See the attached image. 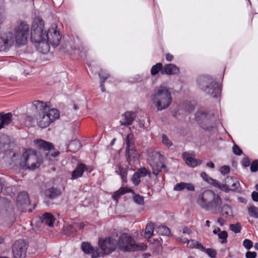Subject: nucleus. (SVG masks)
I'll return each mask as SVG.
<instances>
[{
    "label": "nucleus",
    "instance_id": "nucleus-17",
    "mask_svg": "<svg viewBox=\"0 0 258 258\" xmlns=\"http://www.w3.org/2000/svg\"><path fill=\"white\" fill-rule=\"evenodd\" d=\"M61 194L60 189L53 186L45 190L44 195L46 199L51 200L57 198Z\"/></svg>",
    "mask_w": 258,
    "mask_h": 258
},
{
    "label": "nucleus",
    "instance_id": "nucleus-57",
    "mask_svg": "<svg viewBox=\"0 0 258 258\" xmlns=\"http://www.w3.org/2000/svg\"><path fill=\"white\" fill-rule=\"evenodd\" d=\"M242 165L244 167H246L249 166L250 161L248 157H244L242 159Z\"/></svg>",
    "mask_w": 258,
    "mask_h": 258
},
{
    "label": "nucleus",
    "instance_id": "nucleus-45",
    "mask_svg": "<svg viewBox=\"0 0 258 258\" xmlns=\"http://www.w3.org/2000/svg\"><path fill=\"white\" fill-rule=\"evenodd\" d=\"M137 173L139 174V175L142 177H145L147 176L148 174H150V172L145 167H142L139 168L137 171Z\"/></svg>",
    "mask_w": 258,
    "mask_h": 258
},
{
    "label": "nucleus",
    "instance_id": "nucleus-34",
    "mask_svg": "<svg viewBox=\"0 0 258 258\" xmlns=\"http://www.w3.org/2000/svg\"><path fill=\"white\" fill-rule=\"evenodd\" d=\"M163 69L164 66H163L162 63H157L152 67L151 69V74L152 76L157 75L160 72L162 74V72H163L162 71L163 70Z\"/></svg>",
    "mask_w": 258,
    "mask_h": 258
},
{
    "label": "nucleus",
    "instance_id": "nucleus-24",
    "mask_svg": "<svg viewBox=\"0 0 258 258\" xmlns=\"http://www.w3.org/2000/svg\"><path fill=\"white\" fill-rule=\"evenodd\" d=\"M149 164L152 168L153 173L155 175H157L158 173L161 171L162 169H165L166 166L161 163H158L153 160L149 159Z\"/></svg>",
    "mask_w": 258,
    "mask_h": 258
},
{
    "label": "nucleus",
    "instance_id": "nucleus-5",
    "mask_svg": "<svg viewBox=\"0 0 258 258\" xmlns=\"http://www.w3.org/2000/svg\"><path fill=\"white\" fill-rule=\"evenodd\" d=\"M118 246L123 251H144L146 249V245L136 244L134 239L127 233L121 234L119 237Z\"/></svg>",
    "mask_w": 258,
    "mask_h": 258
},
{
    "label": "nucleus",
    "instance_id": "nucleus-11",
    "mask_svg": "<svg viewBox=\"0 0 258 258\" xmlns=\"http://www.w3.org/2000/svg\"><path fill=\"white\" fill-rule=\"evenodd\" d=\"M27 245L23 239L16 240L12 246V253L14 258H25L26 256Z\"/></svg>",
    "mask_w": 258,
    "mask_h": 258
},
{
    "label": "nucleus",
    "instance_id": "nucleus-55",
    "mask_svg": "<svg viewBox=\"0 0 258 258\" xmlns=\"http://www.w3.org/2000/svg\"><path fill=\"white\" fill-rule=\"evenodd\" d=\"M227 218H225V216L224 217L221 216V217H219L217 219V223L221 226H223L225 223H226V220Z\"/></svg>",
    "mask_w": 258,
    "mask_h": 258
},
{
    "label": "nucleus",
    "instance_id": "nucleus-58",
    "mask_svg": "<svg viewBox=\"0 0 258 258\" xmlns=\"http://www.w3.org/2000/svg\"><path fill=\"white\" fill-rule=\"evenodd\" d=\"M74 225L76 227V229L77 230V228L78 229H83L84 226H85V224L83 223H74Z\"/></svg>",
    "mask_w": 258,
    "mask_h": 258
},
{
    "label": "nucleus",
    "instance_id": "nucleus-4",
    "mask_svg": "<svg viewBox=\"0 0 258 258\" xmlns=\"http://www.w3.org/2000/svg\"><path fill=\"white\" fill-rule=\"evenodd\" d=\"M197 81L201 89L212 97L217 98L220 96L221 88L215 79L210 76H201Z\"/></svg>",
    "mask_w": 258,
    "mask_h": 258
},
{
    "label": "nucleus",
    "instance_id": "nucleus-10",
    "mask_svg": "<svg viewBox=\"0 0 258 258\" xmlns=\"http://www.w3.org/2000/svg\"><path fill=\"white\" fill-rule=\"evenodd\" d=\"M98 245L102 254H108L116 249L117 242L115 239L108 237L102 240L100 239Z\"/></svg>",
    "mask_w": 258,
    "mask_h": 258
},
{
    "label": "nucleus",
    "instance_id": "nucleus-42",
    "mask_svg": "<svg viewBox=\"0 0 258 258\" xmlns=\"http://www.w3.org/2000/svg\"><path fill=\"white\" fill-rule=\"evenodd\" d=\"M133 200L138 204L143 205L144 204V200L143 197L138 194H135L133 196Z\"/></svg>",
    "mask_w": 258,
    "mask_h": 258
},
{
    "label": "nucleus",
    "instance_id": "nucleus-28",
    "mask_svg": "<svg viewBox=\"0 0 258 258\" xmlns=\"http://www.w3.org/2000/svg\"><path fill=\"white\" fill-rule=\"evenodd\" d=\"M220 215L223 217L225 216V218H227L228 216L233 217V211L232 208L228 204H224L221 206L220 209Z\"/></svg>",
    "mask_w": 258,
    "mask_h": 258
},
{
    "label": "nucleus",
    "instance_id": "nucleus-64",
    "mask_svg": "<svg viewBox=\"0 0 258 258\" xmlns=\"http://www.w3.org/2000/svg\"><path fill=\"white\" fill-rule=\"evenodd\" d=\"M153 156H154L156 158H158V159L159 160L160 158L161 157L162 155L159 152H154L153 153Z\"/></svg>",
    "mask_w": 258,
    "mask_h": 258
},
{
    "label": "nucleus",
    "instance_id": "nucleus-38",
    "mask_svg": "<svg viewBox=\"0 0 258 258\" xmlns=\"http://www.w3.org/2000/svg\"><path fill=\"white\" fill-rule=\"evenodd\" d=\"M126 148L133 147L134 144V135L132 134L127 135L125 139Z\"/></svg>",
    "mask_w": 258,
    "mask_h": 258
},
{
    "label": "nucleus",
    "instance_id": "nucleus-61",
    "mask_svg": "<svg viewBox=\"0 0 258 258\" xmlns=\"http://www.w3.org/2000/svg\"><path fill=\"white\" fill-rule=\"evenodd\" d=\"M108 78V76H106L105 77V78L103 79V80H102V81L101 82V83L100 84L101 89L102 92H103L105 91V86H104V84L105 81Z\"/></svg>",
    "mask_w": 258,
    "mask_h": 258
},
{
    "label": "nucleus",
    "instance_id": "nucleus-8",
    "mask_svg": "<svg viewBox=\"0 0 258 258\" xmlns=\"http://www.w3.org/2000/svg\"><path fill=\"white\" fill-rule=\"evenodd\" d=\"M32 105L37 110H43L53 122L59 117V113L57 109L50 107L46 104V103L39 100H35L32 102Z\"/></svg>",
    "mask_w": 258,
    "mask_h": 258
},
{
    "label": "nucleus",
    "instance_id": "nucleus-62",
    "mask_svg": "<svg viewBox=\"0 0 258 258\" xmlns=\"http://www.w3.org/2000/svg\"><path fill=\"white\" fill-rule=\"evenodd\" d=\"M182 232L183 233L190 234L191 233V230L189 228L187 227H184L182 229Z\"/></svg>",
    "mask_w": 258,
    "mask_h": 258
},
{
    "label": "nucleus",
    "instance_id": "nucleus-44",
    "mask_svg": "<svg viewBox=\"0 0 258 258\" xmlns=\"http://www.w3.org/2000/svg\"><path fill=\"white\" fill-rule=\"evenodd\" d=\"M203 251L206 253L211 258H215L217 254V252L216 250L212 248H205V250H204Z\"/></svg>",
    "mask_w": 258,
    "mask_h": 258
},
{
    "label": "nucleus",
    "instance_id": "nucleus-35",
    "mask_svg": "<svg viewBox=\"0 0 258 258\" xmlns=\"http://www.w3.org/2000/svg\"><path fill=\"white\" fill-rule=\"evenodd\" d=\"M208 183L213 185L214 186L220 189L223 191L228 190L227 188H226V187L224 186V183L221 184L216 179H212V178H209Z\"/></svg>",
    "mask_w": 258,
    "mask_h": 258
},
{
    "label": "nucleus",
    "instance_id": "nucleus-46",
    "mask_svg": "<svg viewBox=\"0 0 258 258\" xmlns=\"http://www.w3.org/2000/svg\"><path fill=\"white\" fill-rule=\"evenodd\" d=\"M243 245L247 249H250L253 246V243L250 240L246 239L243 241Z\"/></svg>",
    "mask_w": 258,
    "mask_h": 258
},
{
    "label": "nucleus",
    "instance_id": "nucleus-23",
    "mask_svg": "<svg viewBox=\"0 0 258 258\" xmlns=\"http://www.w3.org/2000/svg\"><path fill=\"white\" fill-rule=\"evenodd\" d=\"M127 192H133L135 194L134 190L132 189H130L126 187H121L118 190L114 192L112 197L116 203H117L120 197Z\"/></svg>",
    "mask_w": 258,
    "mask_h": 258
},
{
    "label": "nucleus",
    "instance_id": "nucleus-40",
    "mask_svg": "<svg viewBox=\"0 0 258 258\" xmlns=\"http://www.w3.org/2000/svg\"><path fill=\"white\" fill-rule=\"evenodd\" d=\"M248 214L250 216L255 218H258L257 209L254 206H250L248 209Z\"/></svg>",
    "mask_w": 258,
    "mask_h": 258
},
{
    "label": "nucleus",
    "instance_id": "nucleus-12",
    "mask_svg": "<svg viewBox=\"0 0 258 258\" xmlns=\"http://www.w3.org/2000/svg\"><path fill=\"white\" fill-rule=\"evenodd\" d=\"M14 43V36L11 32L2 34L0 36V51L8 50Z\"/></svg>",
    "mask_w": 258,
    "mask_h": 258
},
{
    "label": "nucleus",
    "instance_id": "nucleus-20",
    "mask_svg": "<svg viewBox=\"0 0 258 258\" xmlns=\"http://www.w3.org/2000/svg\"><path fill=\"white\" fill-rule=\"evenodd\" d=\"M12 113L11 112L5 114L0 113V130L9 125L12 121Z\"/></svg>",
    "mask_w": 258,
    "mask_h": 258
},
{
    "label": "nucleus",
    "instance_id": "nucleus-36",
    "mask_svg": "<svg viewBox=\"0 0 258 258\" xmlns=\"http://www.w3.org/2000/svg\"><path fill=\"white\" fill-rule=\"evenodd\" d=\"M64 234L67 235H70L71 234L75 233L77 231L76 229V227L74 224H67L64 227Z\"/></svg>",
    "mask_w": 258,
    "mask_h": 258
},
{
    "label": "nucleus",
    "instance_id": "nucleus-13",
    "mask_svg": "<svg viewBox=\"0 0 258 258\" xmlns=\"http://www.w3.org/2000/svg\"><path fill=\"white\" fill-rule=\"evenodd\" d=\"M224 186L228 190L224 191L229 192L230 191H237L240 186V184L237 179L231 176H227L224 180Z\"/></svg>",
    "mask_w": 258,
    "mask_h": 258
},
{
    "label": "nucleus",
    "instance_id": "nucleus-7",
    "mask_svg": "<svg viewBox=\"0 0 258 258\" xmlns=\"http://www.w3.org/2000/svg\"><path fill=\"white\" fill-rule=\"evenodd\" d=\"M29 35V26L26 22L20 21L15 28L16 42L18 45H25Z\"/></svg>",
    "mask_w": 258,
    "mask_h": 258
},
{
    "label": "nucleus",
    "instance_id": "nucleus-33",
    "mask_svg": "<svg viewBox=\"0 0 258 258\" xmlns=\"http://www.w3.org/2000/svg\"><path fill=\"white\" fill-rule=\"evenodd\" d=\"M154 226L152 222L149 223L146 225L145 229V236L146 238H150L153 234Z\"/></svg>",
    "mask_w": 258,
    "mask_h": 258
},
{
    "label": "nucleus",
    "instance_id": "nucleus-30",
    "mask_svg": "<svg viewBox=\"0 0 258 258\" xmlns=\"http://www.w3.org/2000/svg\"><path fill=\"white\" fill-rule=\"evenodd\" d=\"M11 207V203L6 198L0 197V210L8 211Z\"/></svg>",
    "mask_w": 258,
    "mask_h": 258
},
{
    "label": "nucleus",
    "instance_id": "nucleus-1",
    "mask_svg": "<svg viewBox=\"0 0 258 258\" xmlns=\"http://www.w3.org/2000/svg\"><path fill=\"white\" fill-rule=\"evenodd\" d=\"M197 202L202 208L210 211L213 213H217L222 204L221 197L210 190H205L200 195Z\"/></svg>",
    "mask_w": 258,
    "mask_h": 258
},
{
    "label": "nucleus",
    "instance_id": "nucleus-9",
    "mask_svg": "<svg viewBox=\"0 0 258 258\" xmlns=\"http://www.w3.org/2000/svg\"><path fill=\"white\" fill-rule=\"evenodd\" d=\"M57 26L54 25L49 28L45 35L44 42L48 44H51L55 47L59 45L61 37L60 35L59 32L56 30Z\"/></svg>",
    "mask_w": 258,
    "mask_h": 258
},
{
    "label": "nucleus",
    "instance_id": "nucleus-53",
    "mask_svg": "<svg viewBox=\"0 0 258 258\" xmlns=\"http://www.w3.org/2000/svg\"><path fill=\"white\" fill-rule=\"evenodd\" d=\"M184 189H187L188 191H195V186L193 184L190 183L184 182Z\"/></svg>",
    "mask_w": 258,
    "mask_h": 258
},
{
    "label": "nucleus",
    "instance_id": "nucleus-25",
    "mask_svg": "<svg viewBox=\"0 0 258 258\" xmlns=\"http://www.w3.org/2000/svg\"><path fill=\"white\" fill-rule=\"evenodd\" d=\"M55 220L53 216L49 213H44L41 217L42 223L50 227L53 226Z\"/></svg>",
    "mask_w": 258,
    "mask_h": 258
},
{
    "label": "nucleus",
    "instance_id": "nucleus-15",
    "mask_svg": "<svg viewBox=\"0 0 258 258\" xmlns=\"http://www.w3.org/2000/svg\"><path fill=\"white\" fill-rule=\"evenodd\" d=\"M38 111L39 114L37 119L38 126L41 128L46 127L52 121L50 117L43 110H38Z\"/></svg>",
    "mask_w": 258,
    "mask_h": 258
},
{
    "label": "nucleus",
    "instance_id": "nucleus-54",
    "mask_svg": "<svg viewBox=\"0 0 258 258\" xmlns=\"http://www.w3.org/2000/svg\"><path fill=\"white\" fill-rule=\"evenodd\" d=\"M257 256V254L254 251H248L246 252L245 254L246 258H255Z\"/></svg>",
    "mask_w": 258,
    "mask_h": 258
},
{
    "label": "nucleus",
    "instance_id": "nucleus-60",
    "mask_svg": "<svg viewBox=\"0 0 258 258\" xmlns=\"http://www.w3.org/2000/svg\"><path fill=\"white\" fill-rule=\"evenodd\" d=\"M251 198L254 201L258 202V192L253 191L251 194Z\"/></svg>",
    "mask_w": 258,
    "mask_h": 258
},
{
    "label": "nucleus",
    "instance_id": "nucleus-56",
    "mask_svg": "<svg viewBox=\"0 0 258 258\" xmlns=\"http://www.w3.org/2000/svg\"><path fill=\"white\" fill-rule=\"evenodd\" d=\"M194 248L199 249L202 251L205 250V247L201 243L198 241H196V245H195Z\"/></svg>",
    "mask_w": 258,
    "mask_h": 258
},
{
    "label": "nucleus",
    "instance_id": "nucleus-48",
    "mask_svg": "<svg viewBox=\"0 0 258 258\" xmlns=\"http://www.w3.org/2000/svg\"><path fill=\"white\" fill-rule=\"evenodd\" d=\"M232 151L234 154L236 155H240L242 153V150L239 148V147L236 144H234L233 148Z\"/></svg>",
    "mask_w": 258,
    "mask_h": 258
},
{
    "label": "nucleus",
    "instance_id": "nucleus-3",
    "mask_svg": "<svg viewBox=\"0 0 258 258\" xmlns=\"http://www.w3.org/2000/svg\"><path fill=\"white\" fill-rule=\"evenodd\" d=\"M44 22L42 19L36 18L32 24L31 32V40L33 43H38L39 47H44L41 52L46 53L49 49V46L44 42L45 35L43 34Z\"/></svg>",
    "mask_w": 258,
    "mask_h": 258
},
{
    "label": "nucleus",
    "instance_id": "nucleus-39",
    "mask_svg": "<svg viewBox=\"0 0 258 258\" xmlns=\"http://www.w3.org/2000/svg\"><path fill=\"white\" fill-rule=\"evenodd\" d=\"M218 237L222 240L221 243L225 244L227 242V238L228 237V233L226 231H222L218 234Z\"/></svg>",
    "mask_w": 258,
    "mask_h": 258
},
{
    "label": "nucleus",
    "instance_id": "nucleus-43",
    "mask_svg": "<svg viewBox=\"0 0 258 258\" xmlns=\"http://www.w3.org/2000/svg\"><path fill=\"white\" fill-rule=\"evenodd\" d=\"M141 176L139 175L138 173L136 172L133 175L132 178V180L133 181V183L135 185H138L141 182Z\"/></svg>",
    "mask_w": 258,
    "mask_h": 258
},
{
    "label": "nucleus",
    "instance_id": "nucleus-32",
    "mask_svg": "<svg viewBox=\"0 0 258 258\" xmlns=\"http://www.w3.org/2000/svg\"><path fill=\"white\" fill-rule=\"evenodd\" d=\"M155 231L160 235L165 236H169L170 235V230L166 226H160L156 227Z\"/></svg>",
    "mask_w": 258,
    "mask_h": 258
},
{
    "label": "nucleus",
    "instance_id": "nucleus-50",
    "mask_svg": "<svg viewBox=\"0 0 258 258\" xmlns=\"http://www.w3.org/2000/svg\"><path fill=\"white\" fill-rule=\"evenodd\" d=\"M184 189V182H181L177 183L174 186V190L176 191H181Z\"/></svg>",
    "mask_w": 258,
    "mask_h": 258
},
{
    "label": "nucleus",
    "instance_id": "nucleus-52",
    "mask_svg": "<svg viewBox=\"0 0 258 258\" xmlns=\"http://www.w3.org/2000/svg\"><path fill=\"white\" fill-rule=\"evenodd\" d=\"M220 172L222 174L225 175L230 172V167L227 165L223 166L220 168Z\"/></svg>",
    "mask_w": 258,
    "mask_h": 258
},
{
    "label": "nucleus",
    "instance_id": "nucleus-29",
    "mask_svg": "<svg viewBox=\"0 0 258 258\" xmlns=\"http://www.w3.org/2000/svg\"><path fill=\"white\" fill-rule=\"evenodd\" d=\"M138 156V153L134 147L126 148L125 156L126 161L130 164L131 159H134Z\"/></svg>",
    "mask_w": 258,
    "mask_h": 258
},
{
    "label": "nucleus",
    "instance_id": "nucleus-49",
    "mask_svg": "<svg viewBox=\"0 0 258 258\" xmlns=\"http://www.w3.org/2000/svg\"><path fill=\"white\" fill-rule=\"evenodd\" d=\"M183 242L185 243L187 242V246L190 248H194L195 247V245H196V240H188L186 238H185L183 241Z\"/></svg>",
    "mask_w": 258,
    "mask_h": 258
},
{
    "label": "nucleus",
    "instance_id": "nucleus-22",
    "mask_svg": "<svg viewBox=\"0 0 258 258\" xmlns=\"http://www.w3.org/2000/svg\"><path fill=\"white\" fill-rule=\"evenodd\" d=\"M17 202L18 205L19 206H27L29 205L30 201L28 194L26 191L20 192L17 196Z\"/></svg>",
    "mask_w": 258,
    "mask_h": 258
},
{
    "label": "nucleus",
    "instance_id": "nucleus-51",
    "mask_svg": "<svg viewBox=\"0 0 258 258\" xmlns=\"http://www.w3.org/2000/svg\"><path fill=\"white\" fill-rule=\"evenodd\" d=\"M162 142L164 144L170 147L172 146V142L169 140L168 138L165 135H162Z\"/></svg>",
    "mask_w": 258,
    "mask_h": 258
},
{
    "label": "nucleus",
    "instance_id": "nucleus-47",
    "mask_svg": "<svg viewBox=\"0 0 258 258\" xmlns=\"http://www.w3.org/2000/svg\"><path fill=\"white\" fill-rule=\"evenodd\" d=\"M250 170L252 172H256L258 170V160H255L251 163Z\"/></svg>",
    "mask_w": 258,
    "mask_h": 258
},
{
    "label": "nucleus",
    "instance_id": "nucleus-31",
    "mask_svg": "<svg viewBox=\"0 0 258 258\" xmlns=\"http://www.w3.org/2000/svg\"><path fill=\"white\" fill-rule=\"evenodd\" d=\"M81 147V144L78 140H74L68 145V149L69 151L75 152Z\"/></svg>",
    "mask_w": 258,
    "mask_h": 258
},
{
    "label": "nucleus",
    "instance_id": "nucleus-6",
    "mask_svg": "<svg viewBox=\"0 0 258 258\" xmlns=\"http://www.w3.org/2000/svg\"><path fill=\"white\" fill-rule=\"evenodd\" d=\"M24 161L21 163V165L27 169L34 170L38 168L42 163V159L39 157L35 150L29 149L23 154Z\"/></svg>",
    "mask_w": 258,
    "mask_h": 258
},
{
    "label": "nucleus",
    "instance_id": "nucleus-27",
    "mask_svg": "<svg viewBox=\"0 0 258 258\" xmlns=\"http://www.w3.org/2000/svg\"><path fill=\"white\" fill-rule=\"evenodd\" d=\"M86 168V165L83 163L79 164L77 167L73 171L72 176L73 179H76L82 176L85 169Z\"/></svg>",
    "mask_w": 258,
    "mask_h": 258
},
{
    "label": "nucleus",
    "instance_id": "nucleus-37",
    "mask_svg": "<svg viewBox=\"0 0 258 258\" xmlns=\"http://www.w3.org/2000/svg\"><path fill=\"white\" fill-rule=\"evenodd\" d=\"M116 173L120 175L123 182H127V171L125 168L121 166H119L118 167V171H116Z\"/></svg>",
    "mask_w": 258,
    "mask_h": 258
},
{
    "label": "nucleus",
    "instance_id": "nucleus-2",
    "mask_svg": "<svg viewBox=\"0 0 258 258\" xmlns=\"http://www.w3.org/2000/svg\"><path fill=\"white\" fill-rule=\"evenodd\" d=\"M152 100L158 111L166 109L172 100L169 89L162 85L156 88L152 95Z\"/></svg>",
    "mask_w": 258,
    "mask_h": 258
},
{
    "label": "nucleus",
    "instance_id": "nucleus-18",
    "mask_svg": "<svg viewBox=\"0 0 258 258\" xmlns=\"http://www.w3.org/2000/svg\"><path fill=\"white\" fill-rule=\"evenodd\" d=\"M136 114L132 111H126L122 115V118L120 120V123L123 125H131L136 118Z\"/></svg>",
    "mask_w": 258,
    "mask_h": 258
},
{
    "label": "nucleus",
    "instance_id": "nucleus-41",
    "mask_svg": "<svg viewBox=\"0 0 258 258\" xmlns=\"http://www.w3.org/2000/svg\"><path fill=\"white\" fill-rule=\"evenodd\" d=\"M229 229L235 233H240L241 230V226L239 223H237L236 224H230Z\"/></svg>",
    "mask_w": 258,
    "mask_h": 258
},
{
    "label": "nucleus",
    "instance_id": "nucleus-63",
    "mask_svg": "<svg viewBox=\"0 0 258 258\" xmlns=\"http://www.w3.org/2000/svg\"><path fill=\"white\" fill-rule=\"evenodd\" d=\"M173 58V56L170 53H168L166 55V59L167 60L170 61H171Z\"/></svg>",
    "mask_w": 258,
    "mask_h": 258
},
{
    "label": "nucleus",
    "instance_id": "nucleus-19",
    "mask_svg": "<svg viewBox=\"0 0 258 258\" xmlns=\"http://www.w3.org/2000/svg\"><path fill=\"white\" fill-rule=\"evenodd\" d=\"M182 158L185 161L186 164L191 167H195L202 163V160L196 159L189 156V154L187 152H184L182 154Z\"/></svg>",
    "mask_w": 258,
    "mask_h": 258
},
{
    "label": "nucleus",
    "instance_id": "nucleus-16",
    "mask_svg": "<svg viewBox=\"0 0 258 258\" xmlns=\"http://www.w3.org/2000/svg\"><path fill=\"white\" fill-rule=\"evenodd\" d=\"M81 248L85 253L92 254V258H98L99 256L98 248L97 247H93L89 242H82Z\"/></svg>",
    "mask_w": 258,
    "mask_h": 258
},
{
    "label": "nucleus",
    "instance_id": "nucleus-59",
    "mask_svg": "<svg viewBox=\"0 0 258 258\" xmlns=\"http://www.w3.org/2000/svg\"><path fill=\"white\" fill-rule=\"evenodd\" d=\"M201 176L205 181L207 182H209V179L210 177L205 172H202L201 174Z\"/></svg>",
    "mask_w": 258,
    "mask_h": 258
},
{
    "label": "nucleus",
    "instance_id": "nucleus-26",
    "mask_svg": "<svg viewBox=\"0 0 258 258\" xmlns=\"http://www.w3.org/2000/svg\"><path fill=\"white\" fill-rule=\"evenodd\" d=\"M10 143V139L6 135H2L0 136V152H4L8 148Z\"/></svg>",
    "mask_w": 258,
    "mask_h": 258
},
{
    "label": "nucleus",
    "instance_id": "nucleus-14",
    "mask_svg": "<svg viewBox=\"0 0 258 258\" xmlns=\"http://www.w3.org/2000/svg\"><path fill=\"white\" fill-rule=\"evenodd\" d=\"M34 144L40 151H49L54 149V147L51 143L41 139H35Z\"/></svg>",
    "mask_w": 258,
    "mask_h": 258
},
{
    "label": "nucleus",
    "instance_id": "nucleus-21",
    "mask_svg": "<svg viewBox=\"0 0 258 258\" xmlns=\"http://www.w3.org/2000/svg\"><path fill=\"white\" fill-rule=\"evenodd\" d=\"M162 71V75H176L179 73V69L175 64L169 63L165 64L164 66V69Z\"/></svg>",
    "mask_w": 258,
    "mask_h": 258
}]
</instances>
